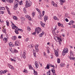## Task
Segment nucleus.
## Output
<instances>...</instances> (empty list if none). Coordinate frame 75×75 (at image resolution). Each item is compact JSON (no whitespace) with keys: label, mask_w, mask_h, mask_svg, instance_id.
<instances>
[{"label":"nucleus","mask_w":75,"mask_h":75,"mask_svg":"<svg viewBox=\"0 0 75 75\" xmlns=\"http://www.w3.org/2000/svg\"><path fill=\"white\" fill-rule=\"evenodd\" d=\"M12 27L13 30H15V33L18 34V30H17L18 29V27L16 26L15 25H14L13 23H12L11 25Z\"/></svg>","instance_id":"1"},{"label":"nucleus","mask_w":75,"mask_h":75,"mask_svg":"<svg viewBox=\"0 0 75 75\" xmlns=\"http://www.w3.org/2000/svg\"><path fill=\"white\" fill-rule=\"evenodd\" d=\"M25 7L26 8H28L29 7H30L31 4H32V3L31 1H26L25 2Z\"/></svg>","instance_id":"2"},{"label":"nucleus","mask_w":75,"mask_h":75,"mask_svg":"<svg viewBox=\"0 0 75 75\" xmlns=\"http://www.w3.org/2000/svg\"><path fill=\"white\" fill-rule=\"evenodd\" d=\"M54 38L56 41L57 40H58V42L59 43V44L60 45H61V42H62V40H61V38H59L58 37H57L56 36H54Z\"/></svg>","instance_id":"3"},{"label":"nucleus","mask_w":75,"mask_h":75,"mask_svg":"<svg viewBox=\"0 0 75 75\" xmlns=\"http://www.w3.org/2000/svg\"><path fill=\"white\" fill-rule=\"evenodd\" d=\"M10 51H11V53L14 54V53H17L18 52V51L15 49H13L11 47H9Z\"/></svg>","instance_id":"4"},{"label":"nucleus","mask_w":75,"mask_h":75,"mask_svg":"<svg viewBox=\"0 0 75 75\" xmlns=\"http://www.w3.org/2000/svg\"><path fill=\"white\" fill-rule=\"evenodd\" d=\"M68 49L67 48H65L63 51L62 52V55H65L66 53H68Z\"/></svg>","instance_id":"5"},{"label":"nucleus","mask_w":75,"mask_h":75,"mask_svg":"<svg viewBox=\"0 0 75 75\" xmlns=\"http://www.w3.org/2000/svg\"><path fill=\"white\" fill-rule=\"evenodd\" d=\"M41 31V29L40 28L38 27L36 29L35 32H36V33H37L38 34L39 33H40Z\"/></svg>","instance_id":"6"},{"label":"nucleus","mask_w":75,"mask_h":75,"mask_svg":"<svg viewBox=\"0 0 75 75\" xmlns=\"http://www.w3.org/2000/svg\"><path fill=\"white\" fill-rule=\"evenodd\" d=\"M15 44L16 46H18L20 45V42L18 40H16L15 42Z\"/></svg>","instance_id":"7"},{"label":"nucleus","mask_w":75,"mask_h":75,"mask_svg":"<svg viewBox=\"0 0 75 75\" xmlns=\"http://www.w3.org/2000/svg\"><path fill=\"white\" fill-rule=\"evenodd\" d=\"M25 18H28L30 21H31V18L30 16H29V15H26L25 16Z\"/></svg>","instance_id":"8"},{"label":"nucleus","mask_w":75,"mask_h":75,"mask_svg":"<svg viewBox=\"0 0 75 75\" xmlns=\"http://www.w3.org/2000/svg\"><path fill=\"white\" fill-rule=\"evenodd\" d=\"M35 66L36 68H38V67H39V64H38V63L37 61L35 62Z\"/></svg>","instance_id":"9"},{"label":"nucleus","mask_w":75,"mask_h":75,"mask_svg":"<svg viewBox=\"0 0 75 75\" xmlns=\"http://www.w3.org/2000/svg\"><path fill=\"white\" fill-rule=\"evenodd\" d=\"M74 21H71L68 24L69 25H73L74 24Z\"/></svg>","instance_id":"10"},{"label":"nucleus","mask_w":75,"mask_h":75,"mask_svg":"<svg viewBox=\"0 0 75 75\" xmlns=\"http://www.w3.org/2000/svg\"><path fill=\"white\" fill-rule=\"evenodd\" d=\"M33 55L34 56V57H35V58H36V57H37V56H36V54H35V53H36V51L35 50H33Z\"/></svg>","instance_id":"11"},{"label":"nucleus","mask_w":75,"mask_h":75,"mask_svg":"<svg viewBox=\"0 0 75 75\" xmlns=\"http://www.w3.org/2000/svg\"><path fill=\"white\" fill-rule=\"evenodd\" d=\"M15 5V6L14 7V10H16V8H17V7H18V4H15V3H14Z\"/></svg>","instance_id":"12"},{"label":"nucleus","mask_w":75,"mask_h":75,"mask_svg":"<svg viewBox=\"0 0 75 75\" xmlns=\"http://www.w3.org/2000/svg\"><path fill=\"white\" fill-rule=\"evenodd\" d=\"M65 1V0H60V3L61 5H62V4H63V3H64Z\"/></svg>","instance_id":"13"},{"label":"nucleus","mask_w":75,"mask_h":75,"mask_svg":"<svg viewBox=\"0 0 75 75\" xmlns=\"http://www.w3.org/2000/svg\"><path fill=\"white\" fill-rule=\"evenodd\" d=\"M5 8H6L7 11H8V14H10V11L9 8H8L7 6H5Z\"/></svg>","instance_id":"14"},{"label":"nucleus","mask_w":75,"mask_h":75,"mask_svg":"<svg viewBox=\"0 0 75 75\" xmlns=\"http://www.w3.org/2000/svg\"><path fill=\"white\" fill-rule=\"evenodd\" d=\"M9 45L10 47H13L14 46L13 44L12 43V42H10L9 43Z\"/></svg>","instance_id":"15"},{"label":"nucleus","mask_w":75,"mask_h":75,"mask_svg":"<svg viewBox=\"0 0 75 75\" xmlns=\"http://www.w3.org/2000/svg\"><path fill=\"white\" fill-rule=\"evenodd\" d=\"M48 19V16H45L44 17V20L45 22H46V21Z\"/></svg>","instance_id":"16"},{"label":"nucleus","mask_w":75,"mask_h":75,"mask_svg":"<svg viewBox=\"0 0 75 75\" xmlns=\"http://www.w3.org/2000/svg\"><path fill=\"white\" fill-rule=\"evenodd\" d=\"M35 48L36 50H35L36 51V52H38L39 51V50H38V47L35 46Z\"/></svg>","instance_id":"17"},{"label":"nucleus","mask_w":75,"mask_h":75,"mask_svg":"<svg viewBox=\"0 0 75 75\" xmlns=\"http://www.w3.org/2000/svg\"><path fill=\"white\" fill-rule=\"evenodd\" d=\"M12 39L13 40H16L17 39V37L16 36H13L12 37Z\"/></svg>","instance_id":"18"},{"label":"nucleus","mask_w":75,"mask_h":75,"mask_svg":"<svg viewBox=\"0 0 75 75\" xmlns=\"http://www.w3.org/2000/svg\"><path fill=\"white\" fill-rule=\"evenodd\" d=\"M44 32H42L41 33H40L39 35V37H42V35H44Z\"/></svg>","instance_id":"19"},{"label":"nucleus","mask_w":75,"mask_h":75,"mask_svg":"<svg viewBox=\"0 0 75 75\" xmlns=\"http://www.w3.org/2000/svg\"><path fill=\"white\" fill-rule=\"evenodd\" d=\"M55 56H56V57H58V52H57V51L55 50Z\"/></svg>","instance_id":"20"},{"label":"nucleus","mask_w":75,"mask_h":75,"mask_svg":"<svg viewBox=\"0 0 75 75\" xmlns=\"http://www.w3.org/2000/svg\"><path fill=\"white\" fill-rule=\"evenodd\" d=\"M65 65V64L62 63L60 64V66L61 67H64Z\"/></svg>","instance_id":"21"},{"label":"nucleus","mask_w":75,"mask_h":75,"mask_svg":"<svg viewBox=\"0 0 75 75\" xmlns=\"http://www.w3.org/2000/svg\"><path fill=\"white\" fill-rule=\"evenodd\" d=\"M45 69H50V64H48L47 67L45 68Z\"/></svg>","instance_id":"22"},{"label":"nucleus","mask_w":75,"mask_h":75,"mask_svg":"<svg viewBox=\"0 0 75 75\" xmlns=\"http://www.w3.org/2000/svg\"><path fill=\"white\" fill-rule=\"evenodd\" d=\"M9 67L11 69H14V67H13L11 65H9Z\"/></svg>","instance_id":"23"},{"label":"nucleus","mask_w":75,"mask_h":75,"mask_svg":"<svg viewBox=\"0 0 75 75\" xmlns=\"http://www.w3.org/2000/svg\"><path fill=\"white\" fill-rule=\"evenodd\" d=\"M23 57L24 59L26 58V57L25 56V52H23Z\"/></svg>","instance_id":"24"},{"label":"nucleus","mask_w":75,"mask_h":75,"mask_svg":"<svg viewBox=\"0 0 75 75\" xmlns=\"http://www.w3.org/2000/svg\"><path fill=\"white\" fill-rule=\"evenodd\" d=\"M53 18L55 20H59V19L57 18L56 16H54Z\"/></svg>","instance_id":"25"},{"label":"nucleus","mask_w":75,"mask_h":75,"mask_svg":"<svg viewBox=\"0 0 75 75\" xmlns=\"http://www.w3.org/2000/svg\"><path fill=\"white\" fill-rule=\"evenodd\" d=\"M69 58L71 60H75V57H69Z\"/></svg>","instance_id":"26"},{"label":"nucleus","mask_w":75,"mask_h":75,"mask_svg":"<svg viewBox=\"0 0 75 75\" xmlns=\"http://www.w3.org/2000/svg\"><path fill=\"white\" fill-rule=\"evenodd\" d=\"M34 74L35 75H38V73L37 72L35 71V70H34Z\"/></svg>","instance_id":"27"},{"label":"nucleus","mask_w":75,"mask_h":75,"mask_svg":"<svg viewBox=\"0 0 75 75\" xmlns=\"http://www.w3.org/2000/svg\"><path fill=\"white\" fill-rule=\"evenodd\" d=\"M3 74H6V72H8V71L7 70H5L4 71H3Z\"/></svg>","instance_id":"28"},{"label":"nucleus","mask_w":75,"mask_h":75,"mask_svg":"<svg viewBox=\"0 0 75 75\" xmlns=\"http://www.w3.org/2000/svg\"><path fill=\"white\" fill-rule=\"evenodd\" d=\"M65 17H66L67 18H69V16H68V14H67V13H66L65 14Z\"/></svg>","instance_id":"29"},{"label":"nucleus","mask_w":75,"mask_h":75,"mask_svg":"<svg viewBox=\"0 0 75 75\" xmlns=\"http://www.w3.org/2000/svg\"><path fill=\"white\" fill-rule=\"evenodd\" d=\"M35 13L34 12H33L32 13V15L33 17L35 16Z\"/></svg>","instance_id":"30"},{"label":"nucleus","mask_w":75,"mask_h":75,"mask_svg":"<svg viewBox=\"0 0 75 75\" xmlns=\"http://www.w3.org/2000/svg\"><path fill=\"white\" fill-rule=\"evenodd\" d=\"M13 18L14 20H17V17L16 16H13Z\"/></svg>","instance_id":"31"},{"label":"nucleus","mask_w":75,"mask_h":75,"mask_svg":"<svg viewBox=\"0 0 75 75\" xmlns=\"http://www.w3.org/2000/svg\"><path fill=\"white\" fill-rule=\"evenodd\" d=\"M14 1V0H9V2L10 3H13Z\"/></svg>","instance_id":"32"},{"label":"nucleus","mask_w":75,"mask_h":75,"mask_svg":"<svg viewBox=\"0 0 75 75\" xmlns=\"http://www.w3.org/2000/svg\"><path fill=\"white\" fill-rule=\"evenodd\" d=\"M57 63H60V59L59 58L57 59Z\"/></svg>","instance_id":"33"},{"label":"nucleus","mask_w":75,"mask_h":75,"mask_svg":"<svg viewBox=\"0 0 75 75\" xmlns=\"http://www.w3.org/2000/svg\"><path fill=\"white\" fill-rule=\"evenodd\" d=\"M3 41H7V39L6 38H4L3 39Z\"/></svg>","instance_id":"34"},{"label":"nucleus","mask_w":75,"mask_h":75,"mask_svg":"<svg viewBox=\"0 0 75 75\" xmlns=\"http://www.w3.org/2000/svg\"><path fill=\"white\" fill-rule=\"evenodd\" d=\"M36 10H37V11H38V12L40 14H41V11H40V9L38 8H36Z\"/></svg>","instance_id":"35"},{"label":"nucleus","mask_w":75,"mask_h":75,"mask_svg":"<svg viewBox=\"0 0 75 75\" xmlns=\"http://www.w3.org/2000/svg\"><path fill=\"white\" fill-rule=\"evenodd\" d=\"M53 29L54 30H55L57 29V26H55L53 28Z\"/></svg>","instance_id":"36"},{"label":"nucleus","mask_w":75,"mask_h":75,"mask_svg":"<svg viewBox=\"0 0 75 75\" xmlns=\"http://www.w3.org/2000/svg\"><path fill=\"white\" fill-rule=\"evenodd\" d=\"M42 17V15H38V18H39L40 19H41V18Z\"/></svg>","instance_id":"37"},{"label":"nucleus","mask_w":75,"mask_h":75,"mask_svg":"<svg viewBox=\"0 0 75 75\" xmlns=\"http://www.w3.org/2000/svg\"><path fill=\"white\" fill-rule=\"evenodd\" d=\"M6 22L7 24L6 25H7L8 26L9 25V22H8V21H6Z\"/></svg>","instance_id":"38"},{"label":"nucleus","mask_w":75,"mask_h":75,"mask_svg":"<svg viewBox=\"0 0 75 75\" xmlns=\"http://www.w3.org/2000/svg\"><path fill=\"white\" fill-rule=\"evenodd\" d=\"M52 33L54 35H56V33H55V32L54 30L53 31H52Z\"/></svg>","instance_id":"39"},{"label":"nucleus","mask_w":75,"mask_h":75,"mask_svg":"<svg viewBox=\"0 0 75 75\" xmlns=\"http://www.w3.org/2000/svg\"><path fill=\"white\" fill-rule=\"evenodd\" d=\"M28 47L29 48H32V45H30L28 46Z\"/></svg>","instance_id":"40"},{"label":"nucleus","mask_w":75,"mask_h":75,"mask_svg":"<svg viewBox=\"0 0 75 75\" xmlns=\"http://www.w3.org/2000/svg\"><path fill=\"white\" fill-rule=\"evenodd\" d=\"M10 59L11 61H14V62H16V60H15V59H14L11 58Z\"/></svg>","instance_id":"41"},{"label":"nucleus","mask_w":75,"mask_h":75,"mask_svg":"<svg viewBox=\"0 0 75 75\" xmlns=\"http://www.w3.org/2000/svg\"><path fill=\"white\" fill-rule=\"evenodd\" d=\"M4 13V12L2 11H0V14H3Z\"/></svg>","instance_id":"42"},{"label":"nucleus","mask_w":75,"mask_h":75,"mask_svg":"<svg viewBox=\"0 0 75 75\" xmlns=\"http://www.w3.org/2000/svg\"><path fill=\"white\" fill-rule=\"evenodd\" d=\"M3 71L1 70L0 71V75H3Z\"/></svg>","instance_id":"43"},{"label":"nucleus","mask_w":75,"mask_h":75,"mask_svg":"<svg viewBox=\"0 0 75 75\" xmlns=\"http://www.w3.org/2000/svg\"><path fill=\"white\" fill-rule=\"evenodd\" d=\"M29 68L30 69H33V68L32 67V66L31 65H30L29 67Z\"/></svg>","instance_id":"44"},{"label":"nucleus","mask_w":75,"mask_h":75,"mask_svg":"<svg viewBox=\"0 0 75 75\" xmlns=\"http://www.w3.org/2000/svg\"><path fill=\"white\" fill-rule=\"evenodd\" d=\"M53 6H54V7H58V5L56 4H54Z\"/></svg>","instance_id":"45"},{"label":"nucleus","mask_w":75,"mask_h":75,"mask_svg":"<svg viewBox=\"0 0 75 75\" xmlns=\"http://www.w3.org/2000/svg\"><path fill=\"white\" fill-rule=\"evenodd\" d=\"M28 38H27L25 39V42H28Z\"/></svg>","instance_id":"46"},{"label":"nucleus","mask_w":75,"mask_h":75,"mask_svg":"<svg viewBox=\"0 0 75 75\" xmlns=\"http://www.w3.org/2000/svg\"><path fill=\"white\" fill-rule=\"evenodd\" d=\"M41 25L42 26V27H44V25H45V24L43 23H42Z\"/></svg>","instance_id":"47"},{"label":"nucleus","mask_w":75,"mask_h":75,"mask_svg":"<svg viewBox=\"0 0 75 75\" xmlns=\"http://www.w3.org/2000/svg\"><path fill=\"white\" fill-rule=\"evenodd\" d=\"M70 56L71 57H74V56L72 54V52L71 53H71L70 54Z\"/></svg>","instance_id":"48"},{"label":"nucleus","mask_w":75,"mask_h":75,"mask_svg":"<svg viewBox=\"0 0 75 75\" xmlns=\"http://www.w3.org/2000/svg\"><path fill=\"white\" fill-rule=\"evenodd\" d=\"M0 38L1 40H3V34L1 35L0 37Z\"/></svg>","instance_id":"49"},{"label":"nucleus","mask_w":75,"mask_h":75,"mask_svg":"<svg viewBox=\"0 0 75 75\" xmlns=\"http://www.w3.org/2000/svg\"><path fill=\"white\" fill-rule=\"evenodd\" d=\"M27 30H28V31H30L31 30V29L29 27H27Z\"/></svg>","instance_id":"50"},{"label":"nucleus","mask_w":75,"mask_h":75,"mask_svg":"<svg viewBox=\"0 0 75 75\" xmlns=\"http://www.w3.org/2000/svg\"><path fill=\"white\" fill-rule=\"evenodd\" d=\"M19 4L20 5H22V4H23V2H22V1H21L19 2Z\"/></svg>","instance_id":"51"},{"label":"nucleus","mask_w":75,"mask_h":75,"mask_svg":"<svg viewBox=\"0 0 75 75\" xmlns=\"http://www.w3.org/2000/svg\"><path fill=\"white\" fill-rule=\"evenodd\" d=\"M27 71L26 70L24 69L23 71V72H25V73H27Z\"/></svg>","instance_id":"52"},{"label":"nucleus","mask_w":75,"mask_h":75,"mask_svg":"<svg viewBox=\"0 0 75 75\" xmlns=\"http://www.w3.org/2000/svg\"><path fill=\"white\" fill-rule=\"evenodd\" d=\"M23 11H24L25 13H27V11H26V10H25V8H23Z\"/></svg>","instance_id":"53"},{"label":"nucleus","mask_w":75,"mask_h":75,"mask_svg":"<svg viewBox=\"0 0 75 75\" xmlns=\"http://www.w3.org/2000/svg\"><path fill=\"white\" fill-rule=\"evenodd\" d=\"M18 31H21L22 32V31H23V30L21 29H18Z\"/></svg>","instance_id":"54"},{"label":"nucleus","mask_w":75,"mask_h":75,"mask_svg":"<svg viewBox=\"0 0 75 75\" xmlns=\"http://www.w3.org/2000/svg\"><path fill=\"white\" fill-rule=\"evenodd\" d=\"M21 21H24V18L23 17H21Z\"/></svg>","instance_id":"55"},{"label":"nucleus","mask_w":75,"mask_h":75,"mask_svg":"<svg viewBox=\"0 0 75 75\" xmlns=\"http://www.w3.org/2000/svg\"><path fill=\"white\" fill-rule=\"evenodd\" d=\"M1 1H2L4 3H6V2H7L6 0H1Z\"/></svg>","instance_id":"56"},{"label":"nucleus","mask_w":75,"mask_h":75,"mask_svg":"<svg viewBox=\"0 0 75 75\" xmlns=\"http://www.w3.org/2000/svg\"><path fill=\"white\" fill-rule=\"evenodd\" d=\"M36 32H33L32 33V35H35V34H36V33H35Z\"/></svg>","instance_id":"57"},{"label":"nucleus","mask_w":75,"mask_h":75,"mask_svg":"<svg viewBox=\"0 0 75 75\" xmlns=\"http://www.w3.org/2000/svg\"><path fill=\"white\" fill-rule=\"evenodd\" d=\"M45 13V11H42V14L43 16L44 15Z\"/></svg>","instance_id":"58"},{"label":"nucleus","mask_w":75,"mask_h":75,"mask_svg":"<svg viewBox=\"0 0 75 75\" xmlns=\"http://www.w3.org/2000/svg\"><path fill=\"white\" fill-rule=\"evenodd\" d=\"M71 14L73 16H75V13L74 12H72L71 13Z\"/></svg>","instance_id":"59"},{"label":"nucleus","mask_w":75,"mask_h":75,"mask_svg":"<svg viewBox=\"0 0 75 75\" xmlns=\"http://www.w3.org/2000/svg\"><path fill=\"white\" fill-rule=\"evenodd\" d=\"M51 3H52V5H53L55 4V3H54V1H52Z\"/></svg>","instance_id":"60"},{"label":"nucleus","mask_w":75,"mask_h":75,"mask_svg":"<svg viewBox=\"0 0 75 75\" xmlns=\"http://www.w3.org/2000/svg\"><path fill=\"white\" fill-rule=\"evenodd\" d=\"M2 10H5V8H4V7H2Z\"/></svg>","instance_id":"61"},{"label":"nucleus","mask_w":75,"mask_h":75,"mask_svg":"<svg viewBox=\"0 0 75 75\" xmlns=\"http://www.w3.org/2000/svg\"><path fill=\"white\" fill-rule=\"evenodd\" d=\"M61 24H60V23H58V25L59 27H60L61 26Z\"/></svg>","instance_id":"62"},{"label":"nucleus","mask_w":75,"mask_h":75,"mask_svg":"<svg viewBox=\"0 0 75 75\" xmlns=\"http://www.w3.org/2000/svg\"><path fill=\"white\" fill-rule=\"evenodd\" d=\"M60 26L61 27H62L63 28L64 27V25H63V24H61Z\"/></svg>","instance_id":"63"},{"label":"nucleus","mask_w":75,"mask_h":75,"mask_svg":"<svg viewBox=\"0 0 75 75\" xmlns=\"http://www.w3.org/2000/svg\"><path fill=\"white\" fill-rule=\"evenodd\" d=\"M2 31L3 32H4V33H5L6 32V30L5 29H4L2 30Z\"/></svg>","instance_id":"64"}]
</instances>
